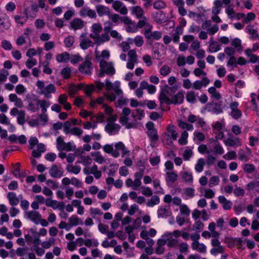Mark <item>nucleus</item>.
I'll return each mask as SVG.
<instances>
[{
	"mask_svg": "<svg viewBox=\"0 0 259 259\" xmlns=\"http://www.w3.org/2000/svg\"><path fill=\"white\" fill-rule=\"evenodd\" d=\"M36 85L38 90V93L43 95L47 98H51L52 97L51 94L56 92V88L54 84H49L46 85L45 82L41 80H38Z\"/></svg>",
	"mask_w": 259,
	"mask_h": 259,
	"instance_id": "1",
	"label": "nucleus"
},
{
	"mask_svg": "<svg viewBox=\"0 0 259 259\" xmlns=\"http://www.w3.org/2000/svg\"><path fill=\"white\" fill-rule=\"evenodd\" d=\"M24 217L27 219L34 222L36 225L40 224L43 227L48 226V222L47 220L42 219L40 214L38 212L35 211H25Z\"/></svg>",
	"mask_w": 259,
	"mask_h": 259,
	"instance_id": "2",
	"label": "nucleus"
},
{
	"mask_svg": "<svg viewBox=\"0 0 259 259\" xmlns=\"http://www.w3.org/2000/svg\"><path fill=\"white\" fill-rule=\"evenodd\" d=\"M80 121L76 119L73 118L70 121L65 122L64 124V133L66 134L70 133L75 136H79L81 134V130L79 127L75 126L79 124Z\"/></svg>",
	"mask_w": 259,
	"mask_h": 259,
	"instance_id": "3",
	"label": "nucleus"
},
{
	"mask_svg": "<svg viewBox=\"0 0 259 259\" xmlns=\"http://www.w3.org/2000/svg\"><path fill=\"white\" fill-rule=\"evenodd\" d=\"M147 129V134L150 140V145L154 147L158 139L157 131L154 128V124L151 121H149L146 124Z\"/></svg>",
	"mask_w": 259,
	"mask_h": 259,
	"instance_id": "4",
	"label": "nucleus"
},
{
	"mask_svg": "<svg viewBox=\"0 0 259 259\" xmlns=\"http://www.w3.org/2000/svg\"><path fill=\"white\" fill-rule=\"evenodd\" d=\"M178 136L176 127L172 124H168L166 127L165 132L163 135V141H169L171 143L176 141Z\"/></svg>",
	"mask_w": 259,
	"mask_h": 259,
	"instance_id": "5",
	"label": "nucleus"
},
{
	"mask_svg": "<svg viewBox=\"0 0 259 259\" xmlns=\"http://www.w3.org/2000/svg\"><path fill=\"white\" fill-rule=\"evenodd\" d=\"M239 103L236 101H232L229 104L230 115L235 120H238L242 116V111L239 108Z\"/></svg>",
	"mask_w": 259,
	"mask_h": 259,
	"instance_id": "6",
	"label": "nucleus"
},
{
	"mask_svg": "<svg viewBox=\"0 0 259 259\" xmlns=\"http://www.w3.org/2000/svg\"><path fill=\"white\" fill-rule=\"evenodd\" d=\"M114 147L115 149H114V152L112 153V156L113 157H118L120 155V152L121 153L122 157H124L129 155L130 151L126 149L123 143L121 142L116 143L115 144Z\"/></svg>",
	"mask_w": 259,
	"mask_h": 259,
	"instance_id": "7",
	"label": "nucleus"
},
{
	"mask_svg": "<svg viewBox=\"0 0 259 259\" xmlns=\"http://www.w3.org/2000/svg\"><path fill=\"white\" fill-rule=\"evenodd\" d=\"M100 67L101 71L105 72V73L108 75H112L115 72L113 63L112 62H107L103 59H101L100 61Z\"/></svg>",
	"mask_w": 259,
	"mask_h": 259,
	"instance_id": "8",
	"label": "nucleus"
},
{
	"mask_svg": "<svg viewBox=\"0 0 259 259\" xmlns=\"http://www.w3.org/2000/svg\"><path fill=\"white\" fill-rule=\"evenodd\" d=\"M104 33L101 35L99 34L97 36H93V38L94 39L96 43L98 45H101L110 40V37L109 35L110 27H105L104 28Z\"/></svg>",
	"mask_w": 259,
	"mask_h": 259,
	"instance_id": "9",
	"label": "nucleus"
},
{
	"mask_svg": "<svg viewBox=\"0 0 259 259\" xmlns=\"http://www.w3.org/2000/svg\"><path fill=\"white\" fill-rule=\"evenodd\" d=\"M211 245L213 248L210 250V253L215 256L218 253H223L225 251V248L221 245L220 242L217 239H213L211 240Z\"/></svg>",
	"mask_w": 259,
	"mask_h": 259,
	"instance_id": "10",
	"label": "nucleus"
},
{
	"mask_svg": "<svg viewBox=\"0 0 259 259\" xmlns=\"http://www.w3.org/2000/svg\"><path fill=\"white\" fill-rule=\"evenodd\" d=\"M103 108L104 109L105 114L108 116L106 120L110 121H115L117 119L118 115L114 114V109L107 104H104Z\"/></svg>",
	"mask_w": 259,
	"mask_h": 259,
	"instance_id": "11",
	"label": "nucleus"
},
{
	"mask_svg": "<svg viewBox=\"0 0 259 259\" xmlns=\"http://www.w3.org/2000/svg\"><path fill=\"white\" fill-rule=\"evenodd\" d=\"M112 8L121 15H126L128 10L126 6L120 1L116 0L112 4Z\"/></svg>",
	"mask_w": 259,
	"mask_h": 259,
	"instance_id": "12",
	"label": "nucleus"
},
{
	"mask_svg": "<svg viewBox=\"0 0 259 259\" xmlns=\"http://www.w3.org/2000/svg\"><path fill=\"white\" fill-rule=\"evenodd\" d=\"M152 18L158 24H162L167 21L168 18L163 11H158L152 13Z\"/></svg>",
	"mask_w": 259,
	"mask_h": 259,
	"instance_id": "13",
	"label": "nucleus"
},
{
	"mask_svg": "<svg viewBox=\"0 0 259 259\" xmlns=\"http://www.w3.org/2000/svg\"><path fill=\"white\" fill-rule=\"evenodd\" d=\"M107 121L108 123L105 127V131L110 135H113L117 133L120 128V125L115 123V121Z\"/></svg>",
	"mask_w": 259,
	"mask_h": 259,
	"instance_id": "14",
	"label": "nucleus"
},
{
	"mask_svg": "<svg viewBox=\"0 0 259 259\" xmlns=\"http://www.w3.org/2000/svg\"><path fill=\"white\" fill-rule=\"evenodd\" d=\"M104 85L106 90L108 91L113 90L117 96H122L123 92L121 90L119 89V83L117 85L115 84L113 87V84L109 80H106Z\"/></svg>",
	"mask_w": 259,
	"mask_h": 259,
	"instance_id": "15",
	"label": "nucleus"
},
{
	"mask_svg": "<svg viewBox=\"0 0 259 259\" xmlns=\"http://www.w3.org/2000/svg\"><path fill=\"white\" fill-rule=\"evenodd\" d=\"M171 214L172 212L169 206H161L157 210V215L159 218H166Z\"/></svg>",
	"mask_w": 259,
	"mask_h": 259,
	"instance_id": "16",
	"label": "nucleus"
},
{
	"mask_svg": "<svg viewBox=\"0 0 259 259\" xmlns=\"http://www.w3.org/2000/svg\"><path fill=\"white\" fill-rule=\"evenodd\" d=\"M210 83V80L206 76L202 77L201 80H196L193 83V88L200 90L202 87H206Z\"/></svg>",
	"mask_w": 259,
	"mask_h": 259,
	"instance_id": "17",
	"label": "nucleus"
},
{
	"mask_svg": "<svg viewBox=\"0 0 259 259\" xmlns=\"http://www.w3.org/2000/svg\"><path fill=\"white\" fill-rule=\"evenodd\" d=\"M131 14L135 16L137 19L144 18V11L143 8L139 6H136L131 8Z\"/></svg>",
	"mask_w": 259,
	"mask_h": 259,
	"instance_id": "18",
	"label": "nucleus"
},
{
	"mask_svg": "<svg viewBox=\"0 0 259 259\" xmlns=\"http://www.w3.org/2000/svg\"><path fill=\"white\" fill-rule=\"evenodd\" d=\"M163 238H165L167 245L170 247L177 246L178 244L177 239L174 238L172 233H166L162 236Z\"/></svg>",
	"mask_w": 259,
	"mask_h": 259,
	"instance_id": "19",
	"label": "nucleus"
},
{
	"mask_svg": "<svg viewBox=\"0 0 259 259\" xmlns=\"http://www.w3.org/2000/svg\"><path fill=\"white\" fill-rule=\"evenodd\" d=\"M90 59L91 58L87 59L82 64V74L90 75L92 73L93 67Z\"/></svg>",
	"mask_w": 259,
	"mask_h": 259,
	"instance_id": "20",
	"label": "nucleus"
},
{
	"mask_svg": "<svg viewBox=\"0 0 259 259\" xmlns=\"http://www.w3.org/2000/svg\"><path fill=\"white\" fill-rule=\"evenodd\" d=\"M224 144L230 147H238L241 145L240 139L237 137H229L224 141Z\"/></svg>",
	"mask_w": 259,
	"mask_h": 259,
	"instance_id": "21",
	"label": "nucleus"
},
{
	"mask_svg": "<svg viewBox=\"0 0 259 259\" xmlns=\"http://www.w3.org/2000/svg\"><path fill=\"white\" fill-rule=\"evenodd\" d=\"M45 204L47 206L51 207L54 209L61 210L64 208V205L55 200L47 199L45 201Z\"/></svg>",
	"mask_w": 259,
	"mask_h": 259,
	"instance_id": "22",
	"label": "nucleus"
},
{
	"mask_svg": "<svg viewBox=\"0 0 259 259\" xmlns=\"http://www.w3.org/2000/svg\"><path fill=\"white\" fill-rule=\"evenodd\" d=\"M119 122L124 125L127 129L135 128L137 126V123L135 122H130L128 120L127 116L122 115L119 118Z\"/></svg>",
	"mask_w": 259,
	"mask_h": 259,
	"instance_id": "23",
	"label": "nucleus"
},
{
	"mask_svg": "<svg viewBox=\"0 0 259 259\" xmlns=\"http://www.w3.org/2000/svg\"><path fill=\"white\" fill-rule=\"evenodd\" d=\"M68 96L66 94H62L59 96L58 101L59 103L62 105L64 109L69 110L71 109V106L70 103L67 102Z\"/></svg>",
	"mask_w": 259,
	"mask_h": 259,
	"instance_id": "24",
	"label": "nucleus"
},
{
	"mask_svg": "<svg viewBox=\"0 0 259 259\" xmlns=\"http://www.w3.org/2000/svg\"><path fill=\"white\" fill-rule=\"evenodd\" d=\"M192 248L199 253H205L206 252V246L203 243L198 241L193 242L191 244Z\"/></svg>",
	"mask_w": 259,
	"mask_h": 259,
	"instance_id": "25",
	"label": "nucleus"
},
{
	"mask_svg": "<svg viewBox=\"0 0 259 259\" xmlns=\"http://www.w3.org/2000/svg\"><path fill=\"white\" fill-rule=\"evenodd\" d=\"M9 98L11 102H14V105L17 108H21L23 107V102L21 99L18 97L15 94H11L9 96Z\"/></svg>",
	"mask_w": 259,
	"mask_h": 259,
	"instance_id": "26",
	"label": "nucleus"
},
{
	"mask_svg": "<svg viewBox=\"0 0 259 259\" xmlns=\"http://www.w3.org/2000/svg\"><path fill=\"white\" fill-rule=\"evenodd\" d=\"M50 174L53 177L60 178L63 176V171L60 167L53 165L50 169Z\"/></svg>",
	"mask_w": 259,
	"mask_h": 259,
	"instance_id": "27",
	"label": "nucleus"
},
{
	"mask_svg": "<svg viewBox=\"0 0 259 259\" xmlns=\"http://www.w3.org/2000/svg\"><path fill=\"white\" fill-rule=\"evenodd\" d=\"M219 202L222 204L223 207L225 210H229L232 206V202L227 200L225 196H220L218 197Z\"/></svg>",
	"mask_w": 259,
	"mask_h": 259,
	"instance_id": "28",
	"label": "nucleus"
},
{
	"mask_svg": "<svg viewBox=\"0 0 259 259\" xmlns=\"http://www.w3.org/2000/svg\"><path fill=\"white\" fill-rule=\"evenodd\" d=\"M172 104H182L184 99V95L182 91L178 92L176 95L171 97Z\"/></svg>",
	"mask_w": 259,
	"mask_h": 259,
	"instance_id": "29",
	"label": "nucleus"
},
{
	"mask_svg": "<svg viewBox=\"0 0 259 259\" xmlns=\"http://www.w3.org/2000/svg\"><path fill=\"white\" fill-rule=\"evenodd\" d=\"M180 176L184 182L189 184L193 183V177L191 172L188 171H181Z\"/></svg>",
	"mask_w": 259,
	"mask_h": 259,
	"instance_id": "30",
	"label": "nucleus"
},
{
	"mask_svg": "<svg viewBox=\"0 0 259 259\" xmlns=\"http://www.w3.org/2000/svg\"><path fill=\"white\" fill-rule=\"evenodd\" d=\"M10 26L9 19L7 16H0V31L8 29Z\"/></svg>",
	"mask_w": 259,
	"mask_h": 259,
	"instance_id": "31",
	"label": "nucleus"
},
{
	"mask_svg": "<svg viewBox=\"0 0 259 259\" xmlns=\"http://www.w3.org/2000/svg\"><path fill=\"white\" fill-rule=\"evenodd\" d=\"M96 11L99 16L109 15L110 14L109 8L103 5L97 6Z\"/></svg>",
	"mask_w": 259,
	"mask_h": 259,
	"instance_id": "32",
	"label": "nucleus"
},
{
	"mask_svg": "<svg viewBox=\"0 0 259 259\" xmlns=\"http://www.w3.org/2000/svg\"><path fill=\"white\" fill-rule=\"evenodd\" d=\"M159 100L161 106L164 104L167 105L172 104V99H170L164 92H161L159 96Z\"/></svg>",
	"mask_w": 259,
	"mask_h": 259,
	"instance_id": "33",
	"label": "nucleus"
},
{
	"mask_svg": "<svg viewBox=\"0 0 259 259\" xmlns=\"http://www.w3.org/2000/svg\"><path fill=\"white\" fill-rule=\"evenodd\" d=\"M166 181L167 182L174 183L178 178V174L174 170L167 171L166 172Z\"/></svg>",
	"mask_w": 259,
	"mask_h": 259,
	"instance_id": "34",
	"label": "nucleus"
},
{
	"mask_svg": "<svg viewBox=\"0 0 259 259\" xmlns=\"http://www.w3.org/2000/svg\"><path fill=\"white\" fill-rule=\"evenodd\" d=\"M7 198L9 200V203L12 206L17 205L19 202V200L17 198L16 194L14 192H9L7 194Z\"/></svg>",
	"mask_w": 259,
	"mask_h": 259,
	"instance_id": "35",
	"label": "nucleus"
},
{
	"mask_svg": "<svg viewBox=\"0 0 259 259\" xmlns=\"http://www.w3.org/2000/svg\"><path fill=\"white\" fill-rule=\"evenodd\" d=\"M213 7L212 9V13L213 15H218L220 13L222 7V2L221 0H215L213 3Z\"/></svg>",
	"mask_w": 259,
	"mask_h": 259,
	"instance_id": "36",
	"label": "nucleus"
},
{
	"mask_svg": "<svg viewBox=\"0 0 259 259\" xmlns=\"http://www.w3.org/2000/svg\"><path fill=\"white\" fill-rule=\"evenodd\" d=\"M205 165V161L202 158H199L195 165V170L197 172H201L203 171L204 165Z\"/></svg>",
	"mask_w": 259,
	"mask_h": 259,
	"instance_id": "37",
	"label": "nucleus"
},
{
	"mask_svg": "<svg viewBox=\"0 0 259 259\" xmlns=\"http://www.w3.org/2000/svg\"><path fill=\"white\" fill-rule=\"evenodd\" d=\"M92 29L93 33L91 34V36L93 38V36L100 33L102 30V26L100 23H94L92 26Z\"/></svg>",
	"mask_w": 259,
	"mask_h": 259,
	"instance_id": "38",
	"label": "nucleus"
},
{
	"mask_svg": "<svg viewBox=\"0 0 259 259\" xmlns=\"http://www.w3.org/2000/svg\"><path fill=\"white\" fill-rule=\"evenodd\" d=\"M70 59V55L67 52L59 54L56 56V60L59 63L67 62Z\"/></svg>",
	"mask_w": 259,
	"mask_h": 259,
	"instance_id": "39",
	"label": "nucleus"
},
{
	"mask_svg": "<svg viewBox=\"0 0 259 259\" xmlns=\"http://www.w3.org/2000/svg\"><path fill=\"white\" fill-rule=\"evenodd\" d=\"M145 116L144 111L141 109H137L132 113V116L135 120H141ZM136 122V121H135Z\"/></svg>",
	"mask_w": 259,
	"mask_h": 259,
	"instance_id": "40",
	"label": "nucleus"
},
{
	"mask_svg": "<svg viewBox=\"0 0 259 259\" xmlns=\"http://www.w3.org/2000/svg\"><path fill=\"white\" fill-rule=\"evenodd\" d=\"M221 50V46L216 41L211 40L210 42L208 50L209 52L214 53Z\"/></svg>",
	"mask_w": 259,
	"mask_h": 259,
	"instance_id": "41",
	"label": "nucleus"
},
{
	"mask_svg": "<svg viewBox=\"0 0 259 259\" xmlns=\"http://www.w3.org/2000/svg\"><path fill=\"white\" fill-rule=\"evenodd\" d=\"M28 18V15L26 13V17L19 15H15L14 16L15 22L19 26H23L26 22Z\"/></svg>",
	"mask_w": 259,
	"mask_h": 259,
	"instance_id": "42",
	"label": "nucleus"
},
{
	"mask_svg": "<svg viewBox=\"0 0 259 259\" xmlns=\"http://www.w3.org/2000/svg\"><path fill=\"white\" fill-rule=\"evenodd\" d=\"M39 108L38 100H33L31 101L28 105L27 109L32 112H35L38 110Z\"/></svg>",
	"mask_w": 259,
	"mask_h": 259,
	"instance_id": "43",
	"label": "nucleus"
},
{
	"mask_svg": "<svg viewBox=\"0 0 259 259\" xmlns=\"http://www.w3.org/2000/svg\"><path fill=\"white\" fill-rule=\"evenodd\" d=\"M179 209L181 213L180 215H183L185 217L189 216L191 210L186 204L183 203V204L181 205L179 207Z\"/></svg>",
	"mask_w": 259,
	"mask_h": 259,
	"instance_id": "44",
	"label": "nucleus"
},
{
	"mask_svg": "<svg viewBox=\"0 0 259 259\" xmlns=\"http://www.w3.org/2000/svg\"><path fill=\"white\" fill-rule=\"evenodd\" d=\"M186 100L191 103H194L196 100L195 93L193 91H190L187 92L186 96Z\"/></svg>",
	"mask_w": 259,
	"mask_h": 259,
	"instance_id": "45",
	"label": "nucleus"
},
{
	"mask_svg": "<svg viewBox=\"0 0 259 259\" xmlns=\"http://www.w3.org/2000/svg\"><path fill=\"white\" fill-rule=\"evenodd\" d=\"M87 15L91 18H95L96 14L95 11L89 9L88 8H83L82 9V16Z\"/></svg>",
	"mask_w": 259,
	"mask_h": 259,
	"instance_id": "46",
	"label": "nucleus"
},
{
	"mask_svg": "<svg viewBox=\"0 0 259 259\" xmlns=\"http://www.w3.org/2000/svg\"><path fill=\"white\" fill-rule=\"evenodd\" d=\"M160 203V198L157 195L153 196L151 199L147 202V205L149 207H153Z\"/></svg>",
	"mask_w": 259,
	"mask_h": 259,
	"instance_id": "47",
	"label": "nucleus"
},
{
	"mask_svg": "<svg viewBox=\"0 0 259 259\" xmlns=\"http://www.w3.org/2000/svg\"><path fill=\"white\" fill-rule=\"evenodd\" d=\"M208 92L211 95V97L216 100H219L221 98V94L216 90L215 87H211L208 89Z\"/></svg>",
	"mask_w": 259,
	"mask_h": 259,
	"instance_id": "48",
	"label": "nucleus"
},
{
	"mask_svg": "<svg viewBox=\"0 0 259 259\" xmlns=\"http://www.w3.org/2000/svg\"><path fill=\"white\" fill-rule=\"evenodd\" d=\"M188 137V133L186 131H183L179 139L178 142L181 145H185L187 144V139Z\"/></svg>",
	"mask_w": 259,
	"mask_h": 259,
	"instance_id": "49",
	"label": "nucleus"
},
{
	"mask_svg": "<svg viewBox=\"0 0 259 259\" xmlns=\"http://www.w3.org/2000/svg\"><path fill=\"white\" fill-rule=\"evenodd\" d=\"M178 125L181 128L187 129L188 131H192L194 129L193 125L182 120H179Z\"/></svg>",
	"mask_w": 259,
	"mask_h": 259,
	"instance_id": "50",
	"label": "nucleus"
},
{
	"mask_svg": "<svg viewBox=\"0 0 259 259\" xmlns=\"http://www.w3.org/2000/svg\"><path fill=\"white\" fill-rule=\"evenodd\" d=\"M220 178L218 176H213L211 177L208 181V186L209 187H212L219 185L220 183Z\"/></svg>",
	"mask_w": 259,
	"mask_h": 259,
	"instance_id": "51",
	"label": "nucleus"
},
{
	"mask_svg": "<svg viewBox=\"0 0 259 259\" xmlns=\"http://www.w3.org/2000/svg\"><path fill=\"white\" fill-rule=\"evenodd\" d=\"M91 174L94 175L96 179L100 178L102 176V172L100 170H98V166L97 165H94L91 167Z\"/></svg>",
	"mask_w": 259,
	"mask_h": 259,
	"instance_id": "52",
	"label": "nucleus"
},
{
	"mask_svg": "<svg viewBox=\"0 0 259 259\" xmlns=\"http://www.w3.org/2000/svg\"><path fill=\"white\" fill-rule=\"evenodd\" d=\"M128 60L131 61L138 62V55L135 49L131 50L128 52Z\"/></svg>",
	"mask_w": 259,
	"mask_h": 259,
	"instance_id": "53",
	"label": "nucleus"
},
{
	"mask_svg": "<svg viewBox=\"0 0 259 259\" xmlns=\"http://www.w3.org/2000/svg\"><path fill=\"white\" fill-rule=\"evenodd\" d=\"M245 30L246 32L249 33L253 38H258V35L257 34L256 31L254 29L253 27L251 25L247 26Z\"/></svg>",
	"mask_w": 259,
	"mask_h": 259,
	"instance_id": "54",
	"label": "nucleus"
},
{
	"mask_svg": "<svg viewBox=\"0 0 259 259\" xmlns=\"http://www.w3.org/2000/svg\"><path fill=\"white\" fill-rule=\"evenodd\" d=\"M39 106L41 108L42 113H46L47 109L50 106V102L45 100H38Z\"/></svg>",
	"mask_w": 259,
	"mask_h": 259,
	"instance_id": "55",
	"label": "nucleus"
},
{
	"mask_svg": "<svg viewBox=\"0 0 259 259\" xmlns=\"http://www.w3.org/2000/svg\"><path fill=\"white\" fill-rule=\"evenodd\" d=\"M136 212H141V210L138 205L133 204L130 206L128 209V214L130 215H133Z\"/></svg>",
	"mask_w": 259,
	"mask_h": 259,
	"instance_id": "56",
	"label": "nucleus"
},
{
	"mask_svg": "<svg viewBox=\"0 0 259 259\" xmlns=\"http://www.w3.org/2000/svg\"><path fill=\"white\" fill-rule=\"evenodd\" d=\"M82 89H83L84 93L86 95L89 96L95 89V87L93 84L84 85L82 84Z\"/></svg>",
	"mask_w": 259,
	"mask_h": 259,
	"instance_id": "57",
	"label": "nucleus"
},
{
	"mask_svg": "<svg viewBox=\"0 0 259 259\" xmlns=\"http://www.w3.org/2000/svg\"><path fill=\"white\" fill-rule=\"evenodd\" d=\"M92 155L95 156V161L99 164L103 163L105 161L104 157L99 152L92 153Z\"/></svg>",
	"mask_w": 259,
	"mask_h": 259,
	"instance_id": "58",
	"label": "nucleus"
},
{
	"mask_svg": "<svg viewBox=\"0 0 259 259\" xmlns=\"http://www.w3.org/2000/svg\"><path fill=\"white\" fill-rule=\"evenodd\" d=\"M104 98L103 97H99L96 100H93L91 101L90 105L92 107H95L97 105H104Z\"/></svg>",
	"mask_w": 259,
	"mask_h": 259,
	"instance_id": "59",
	"label": "nucleus"
},
{
	"mask_svg": "<svg viewBox=\"0 0 259 259\" xmlns=\"http://www.w3.org/2000/svg\"><path fill=\"white\" fill-rule=\"evenodd\" d=\"M236 157L237 154L234 151H229L223 156V158L228 160L235 159Z\"/></svg>",
	"mask_w": 259,
	"mask_h": 259,
	"instance_id": "60",
	"label": "nucleus"
},
{
	"mask_svg": "<svg viewBox=\"0 0 259 259\" xmlns=\"http://www.w3.org/2000/svg\"><path fill=\"white\" fill-rule=\"evenodd\" d=\"M193 151L191 149L187 148L183 153V157L185 160L188 161L193 155Z\"/></svg>",
	"mask_w": 259,
	"mask_h": 259,
	"instance_id": "61",
	"label": "nucleus"
},
{
	"mask_svg": "<svg viewBox=\"0 0 259 259\" xmlns=\"http://www.w3.org/2000/svg\"><path fill=\"white\" fill-rule=\"evenodd\" d=\"M39 123L41 125H45L48 121V117L46 113H42L37 118Z\"/></svg>",
	"mask_w": 259,
	"mask_h": 259,
	"instance_id": "62",
	"label": "nucleus"
},
{
	"mask_svg": "<svg viewBox=\"0 0 259 259\" xmlns=\"http://www.w3.org/2000/svg\"><path fill=\"white\" fill-rule=\"evenodd\" d=\"M226 12L230 18L233 19L235 16V12L232 6L228 5L226 10Z\"/></svg>",
	"mask_w": 259,
	"mask_h": 259,
	"instance_id": "63",
	"label": "nucleus"
},
{
	"mask_svg": "<svg viewBox=\"0 0 259 259\" xmlns=\"http://www.w3.org/2000/svg\"><path fill=\"white\" fill-rule=\"evenodd\" d=\"M37 64V61L35 58H29L26 62V66L28 69L32 68Z\"/></svg>",
	"mask_w": 259,
	"mask_h": 259,
	"instance_id": "64",
	"label": "nucleus"
}]
</instances>
